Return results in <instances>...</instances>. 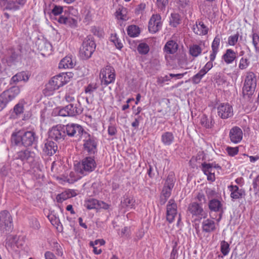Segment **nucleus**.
Wrapping results in <instances>:
<instances>
[{"instance_id":"obj_1","label":"nucleus","mask_w":259,"mask_h":259,"mask_svg":"<svg viewBox=\"0 0 259 259\" xmlns=\"http://www.w3.org/2000/svg\"><path fill=\"white\" fill-rule=\"evenodd\" d=\"M37 137L33 131L19 130L13 133L11 142L15 145H23L25 147L31 146L36 144Z\"/></svg>"},{"instance_id":"obj_2","label":"nucleus","mask_w":259,"mask_h":259,"mask_svg":"<svg viewBox=\"0 0 259 259\" xmlns=\"http://www.w3.org/2000/svg\"><path fill=\"white\" fill-rule=\"evenodd\" d=\"M20 92L18 87H13L8 90L4 91L0 95V111L5 108L9 102L17 97Z\"/></svg>"},{"instance_id":"obj_3","label":"nucleus","mask_w":259,"mask_h":259,"mask_svg":"<svg viewBox=\"0 0 259 259\" xmlns=\"http://www.w3.org/2000/svg\"><path fill=\"white\" fill-rule=\"evenodd\" d=\"M100 77L101 83L105 86L113 83L115 79V71L113 67L107 65L101 70Z\"/></svg>"},{"instance_id":"obj_4","label":"nucleus","mask_w":259,"mask_h":259,"mask_svg":"<svg viewBox=\"0 0 259 259\" xmlns=\"http://www.w3.org/2000/svg\"><path fill=\"white\" fill-rule=\"evenodd\" d=\"M82 108L78 101L74 103H70L64 108L61 109L59 111V115L61 116H73L77 114L81 113Z\"/></svg>"},{"instance_id":"obj_5","label":"nucleus","mask_w":259,"mask_h":259,"mask_svg":"<svg viewBox=\"0 0 259 259\" xmlns=\"http://www.w3.org/2000/svg\"><path fill=\"white\" fill-rule=\"evenodd\" d=\"M69 81V77L66 74H60L52 78L47 84V89L50 91L58 90Z\"/></svg>"},{"instance_id":"obj_6","label":"nucleus","mask_w":259,"mask_h":259,"mask_svg":"<svg viewBox=\"0 0 259 259\" xmlns=\"http://www.w3.org/2000/svg\"><path fill=\"white\" fill-rule=\"evenodd\" d=\"M13 219L9 212L3 210L0 212V230L7 233L13 228Z\"/></svg>"},{"instance_id":"obj_7","label":"nucleus","mask_w":259,"mask_h":259,"mask_svg":"<svg viewBox=\"0 0 259 259\" xmlns=\"http://www.w3.org/2000/svg\"><path fill=\"white\" fill-rule=\"evenodd\" d=\"M96 48L95 42L90 38L85 39L80 48L79 54L83 59L90 58Z\"/></svg>"},{"instance_id":"obj_8","label":"nucleus","mask_w":259,"mask_h":259,"mask_svg":"<svg viewBox=\"0 0 259 259\" xmlns=\"http://www.w3.org/2000/svg\"><path fill=\"white\" fill-rule=\"evenodd\" d=\"M96 167V163L92 157H88L83 159L79 164L77 170L82 175H86L93 171Z\"/></svg>"},{"instance_id":"obj_9","label":"nucleus","mask_w":259,"mask_h":259,"mask_svg":"<svg viewBox=\"0 0 259 259\" xmlns=\"http://www.w3.org/2000/svg\"><path fill=\"white\" fill-rule=\"evenodd\" d=\"M256 86L255 76L253 72H249L246 76L243 88V94L248 97L251 96L254 91Z\"/></svg>"},{"instance_id":"obj_10","label":"nucleus","mask_w":259,"mask_h":259,"mask_svg":"<svg viewBox=\"0 0 259 259\" xmlns=\"http://www.w3.org/2000/svg\"><path fill=\"white\" fill-rule=\"evenodd\" d=\"M63 128L65 134H66L69 137L80 138L83 134H87L82 127L78 124H68L66 125H63Z\"/></svg>"},{"instance_id":"obj_11","label":"nucleus","mask_w":259,"mask_h":259,"mask_svg":"<svg viewBox=\"0 0 259 259\" xmlns=\"http://www.w3.org/2000/svg\"><path fill=\"white\" fill-rule=\"evenodd\" d=\"M161 17L159 14L153 15L151 17L148 25V29L152 33L158 31L162 27Z\"/></svg>"},{"instance_id":"obj_12","label":"nucleus","mask_w":259,"mask_h":259,"mask_svg":"<svg viewBox=\"0 0 259 259\" xmlns=\"http://www.w3.org/2000/svg\"><path fill=\"white\" fill-rule=\"evenodd\" d=\"M63 126L58 125L53 127L49 131V137L56 141H61L65 137Z\"/></svg>"},{"instance_id":"obj_13","label":"nucleus","mask_w":259,"mask_h":259,"mask_svg":"<svg viewBox=\"0 0 259 259\" xmlns=\"http://www.w3.org/2000/svg\"><path fill=\"white\" fill-rule=\"evenodd\" d=\"M188 210L193 215L199 217L200 219H205L207 217V212L203 210L201 205L196 202L190 203L188 206Z\"/></svg>"},{"instance_id":"obj_14","label":"nucleus","mask_w":259,"mask_h":259,"mask_svg":"<svg viewBox=\"0 0 259 259\" xmlns=\"http://www.w3.org/2000/svg\"><path fill=\"white\" fill-rule=\"evenodd\" d=\"M218 115L222 119L228 118L233 115L232 107L228 103H222L217 108Z\"/></svg>"},{"instance_id":"obj_15","label":"nucleus","mask_w":259,"mask_h":259,"mask_svg":"<svg viewBox=\"0 0 259 259\" xmlns=\"http://www.w3.org/2000/svg\"><path fill=\"white\" fill-rule=\"evenodd\" d=\"M220 168V166L215 163H206L202 164V170L205 175L207 176V180L213 182L215 180L214 168Z\"/></svg>"},{"instance_id":"obj_16","label":"nucleus","mask_w":259,"mask_h":259,"mask_svg":"<svg viewBox=\"0 0 259 259\" xmlns=\"http://www.w3.org/2000/svg\"><path fill=\"white\" fill-rule=\"evenodd\" d=\"M177 215V205L174 200L170 199L166 206V219L169 223H171Z\"/></svg>"},{"instance_id":"obj_17","label":"nucleus","mask_w":259,"mask_h":259,"mask_svg":"<svg viewBox=\"0 0 259 259\" xmlns=\"http://www.w3.org/2000/svg\"><path fill=\"white\" fill-rule=\"evenodd\" d=\"M229 137L232 142L237 144L242 139L243 133L241 129L238 126L232 127L229 132Z\"/></svg>"},{"instance_id":"obj_18","label":"nucleus","mask_w":259,"mask_h":259,"mask_svg":"<svg viewBox=\"0 0 259 259\" xmlns=\"http://www.w3.org/2000/svg\"><path fill=\"white\" fill-rule=\"evenodd\" d=\"M174 177L169 175L166 180L161 195L168 198L171 195V191L174 187Z\"/></svg>"},{"instance_id":"obj_19","label":"nucleus","mask_w":259,"mask_h":259,"mask_svg":"<svg viewBox=\"0 0 259 259\" xmlns=\"http://www.w3.org/2000/svg\"><path fill=\"white\" fill-rule=\"evenodd\" d=\"M193 32L199 35H204L207 34L208 28L202 21H197L192 27Z\"/></svg>"},{"instance_id":"obj_20","label":"nucleus","mask_w":259,"mask_h":259,"mask_svg":"<svg viewBox=\"0 0 259 259\" xmlns=\"http://www.w3.org/2000/svg\"><path fill=\"white\" fill-rule=\"evenodd\" d=\"M209 209L212 211L220 212V218L218 221L222 218V214L223 213V205L221 202L218 199H213L209 201L208 203Z\"/></svg>"},{"instance_id":"obj_21","label":"nucleus","mask_w":259,"mask_h":259,"mask_svg":"<svg viewBox=\"0 0 259 259\" xmlns=\"http://www.w3.org/2000/svg\"><path fill=\"white\" fill-rule=\"evenodd\" d=\"M34 153L28 150L21 151L17 152L14 156L13 160L20 159L22 161L29 160L32 159L34 157Z\"/></svg>"},{"instance_id":"obj_22","label":"nucleus","mask_w":259,"mask_h":259,"mask_svg":"<svg viewBox=\"0 0 259 259\" xmlns=\"http://www.w3.org/2000/svg\"><path fill=\"white\" fill-rule=\"evenodd\" d=\"M229 188L231 192V197L233 199L241 198L245 195V191L242 189H239L237 186L231 185Z\"/></svg>"},{"instance_id":"obj_23","label":"nucleus","mask_w":259,"mask_h":259,"mask_svg":"<svg viewBox=\"0 0 259 259\" xmlns=\"http://www.w3.org/2000/svg\"><path fill=\"white\" fill-rule=\"evenodd\" d=\"M88 136L89 137V139L87 140L83 144L84 150L89 154H94L97 150L96 143L93 138L90 137V135H89Z\"/></svg>"},{"instance_id":"obj_24","label":"nucleus","mask_w":259,"mask_h":259,"mask_svg":"<svg viewBox=\"0 0 259 259\" xmlns=\"http://www.w3.org/2000/svg\"><path fill=\"white\" fill-rule=\"evenodd\" d=\"M57 149V144L54 142L48 140L45 144L43 151L47 155H52L56 152Z\"/></svg>"},{"instance_id":"obj_25","label":"nucleus","mask_w":259,"mask_h":259,"mask_svg":"<svg viewBox=\"0 0 259 259\" xmlns=\"http://www.w3.org/2000/svg\"><path fill=\"white\" fill-rule=\"evenodd\" d=\"M75 62L72 58L71 55L67 56L63 58L60 63L59 67L60 68H72L75 66Z\"/></svg>"},{"instance_id":"obj_26","label":"nucleus","mask_w":259,"mask_h":259,"mask_svg":"<svg viewBox=\"0 0 259 259\" xmlns=\"http://www.w3.org/2000/svg\"><path fill=\"white\" fill-rule=\"evenodd\" d=\"M215 229V223L213 220L207 219L202 222V230L203 232L210 233L214 231Z\"/></svg>"},{"instance_id":"obj_27","label":"nucleus","mask_w":259,"mask_h":259,"mask_svg":"<svg viewBox=\"0 0 259 259\" xmlns=\"http://www.w3.org/2000/svg\"><path fill=\"white\" fill-rule=\"evenodd\" d=\"M161 141L163 145L169 146L175 141V136L172 132H166L161 135Z\"/></svg>"},{"instance_id":"obj_28","label":"nucleus","mask_w":259,"mask_h":259,"mask_svg":"<svg viewBox=\"0 0 259 259\" xmlns=\"http://www.w3.org/2000/svg\"><path fill=\"white\" fill-rule=\"evenodd\" d=\"M121 206L127 209L133 208L135 205V200L132 196L124 195L121 202Z\"/></svg>"},{"instance_id":"obj_29","label":"nucleus","mask_w":259,"mask_h":259,"mask_svg":"<svg viewBox=\"0 0 259 259\" xmlns=\"http://www.w3.org/2000/svg\"><path fill=\"white\" fill-rule=\"evenodd\" d=\"M220 41L221 39L218 36H215L212 41L211 45L212 52L210 55V59L211 61H214L215 60L216 55L218 52Z\"/></svg>"},{"instance_id":"obj_30","label":"nucleus","mask_w":259,"mask_h":259,"mask_svg":"<svg viewBox=\"0 0 259 259\" xmlns=\"http://www.w3.org/2000/svg\"><path fill=\"white\" fill-rule=\"evenodd\" d=\"M29 78V76L27 73L21 72L13 76L11 78V81L14 83H16L20 81L26 82L28 80Z\"/></svg>"},{"instance_id":"obj_31","label":"nucleus","mask_w":259,"mask_h":259,"mask_svg":"<svg viewBox=\"0 0 259 259\" xmlns=\"http://www.w3.org/2000/svg\"><path fill=\"white\" fill-rule=\"evenodd\" d=\"M224 61L227 64L232 63L236 58V53L232 49H227L223 56Z\"/></svg>"},{"instance_id":"obj_32","label":"nucleus","mask_w":259,"mask_h":259,"mask_svg":"<svg viewBox=\"0 0 259 259\" xmlns=\"http://www.w3.org/2000/svg\"><path fill=\"white\" fill-rule=\"evenodd\" d=\"M178 45L174 40H169L166 42L164 46V51L167 54H172L176 52Z\"/></svg>"},{"instance_id":"obj_33","label":"nucleus","mask_w":259,"mask_h":259,"mask_svg":"<svg viewBox=\"0 0 259 259\" xmlns=\"http://www.w3.org/2000/svg\"><path fill=\"white\" fill-rule=\"evenodd\" d=\"M200 123L202 126L206 128H211L214 124V120L211 117H208L203 115L200 119Z\"/></svg>"},{"instance_id":"obj_34","label":"nucleus","mask_w":259,"mask_h":259,"mask_svg":"<svg viewBox=\"0 0 259 259\" xmlns=\"http://www.w3.org/2000/svg\"><path fill=\"white\" fill-rule=\"evenodd\" d=\"M66 12L64 15H61L58 19V22L61 24L70 25L72 23H76V20L70 16H66Z\"/></svg>"},{"instance_id":"obj_35","label":"nucleus","mask_w":259,"mask_h":259,"mask_svg":"<svg viewBox=\"0 0 259 259\" xmlns=\"http://www.w3.org/2000/svg\"><path fill=\"white\" fill-rule=\"evenodd\" d=\"M202 52V49L199 45H193L190 47L189 53L194 57H197L201 54Z\"/></svg>"},{"instance_id":"obj_36","label":"nucleus","mask_w":259,"mask_h":259,"mask_svg":"<svg viewBox=\"0 0 259 259\" xmlns=\"http://www.w3.org/2000/svg\"><path fill=\"white\" fill-rule=\"evenodd\" d=\"M127 34L131 37H136L140 33L139 28L136 25H131L127 29Z\"/></svg>"},{"instance_id":"obj_37","label":"nucleus","mask_w":259,"mask_h":259,"mask_svg":"<svg viewBox=\"0 0 259 259\" xmlns=\"http://www.w3.org/2000/svg\"><path fill=\"white\" fill-rule=\"evenodd\" d=\"M38 49L44 53H48L51 51L52 46L50 43L42 41L38 46Z\"/></svg>"},{"instance_id":"obj_38","label":"nucleus","mask_w":259,"mask_h":259,"mask_svg":"<svg viewBox=\"0 0 259 259\" xmlns=\"http://www.w3.org/2000/svg\"><path fill=\"white\" fill-rule=\"evenodd\" d=\"M110 40L112 41L116 48L120 50L123 47L121 40L117 36L116 34H112L110 37Z\"/></svg>"},{"instance_id":"obj_39","label":"nucleus","mask_w":259,"mask_h":259,"mask_svg":"<svg viewBox=\"0 0 259 259\" xmlns=\"http://www.w3.org/2000/svg\"><path fill=\"white\" fill-rule=\"evenodd\" d=\"M99 201L97 199H91L89 200L85 204L86 207L89 209H99Z\"/></svg>"},{"instance_id":"obj_40","label":"nucleus","mask_w":259,"mask_h":259,"mask_svg":"<svg viewBox=\"0 0 259 259\" xmlns=\"http://www.w3.org/2000/svg\"><path fill=\"white\" fill-rule=\"evenodd\" d=\"M205 74H206L201 69L197 74L192 77L191 80L192 83L194 84L199 83Z\"/></svg>"},{"instance_id":"obj_41","label":"nucleus","mask_w":259,"mask_h":259,"mask_svg":"<svg viewBox=\"0 0 259 259\" xmlns=\"http://www.w3.org/2000/svg\"><path fill=\"white\" fill-rule=\"evenodd\" d=\"M137 50L140 54L145 55L149 52V47L146 43H140L138 46Z\"/></svg>"},{"instance_id":"obj_42","label":"nucleus","mask_w":259,"mask_h":259,"mask_svg":"<svg viewBox=\"0 0 259 259\" xmlns=\"http://www.w3.org/2000/svg\"><path fill=\"white\" fill-rule=\"evenodd\" d=\"M169 22L171 26L173 27H177V26L180 23V15L177 13L171 14Z\"/></svg>"},{"instance_id":"obj_43","label":"nucleus","mask_w":259,"mask_h":259,"mask_svg":"<svg viewBox=\"0 0 259 259\" xmlns=\"http://www.w3.org/2000/svg\"><path fill=\"white\" fill-rule=\"evenodd\" d=\"M97 89V85L96 83L89 84L85 87L84 92L85 93L88 94L89 97L93 96V93Z\"/></svg>"},{"instance_id":"obj_44","label":"nucleus","mask_w":259,"mask_h":259,"mask_svg":"<svg viewBox=\"0 0 259 259\" xmlns=\"http://www.w3.org/2000/svg\"><path fill=\"white\" fill-rule=\"evenodd\" d=\"M72 195L71 194H68L67 191H66L58 194L56 197V199L58 202L61 203L63 201L71 198Z\"/></svg>"},{"instance_id":"obj_45","label":"nucleus","mask_w":259,"mask_h":259,"mask_svg":"<svg viewBox=\"0 0 259 259\" xmlns=\"http://www.w3.org/2000/svg\"><path fill=\"white\" fill-rule=\"evenodd\" d=\"M221 251L224 255L228 254L230 251L229 244L225 241L221 242Z\"/></svg>"},{"instance_id":"obj_46","label":"nucleus","mask_w":259,"mask_h":259,"mask_svg":"<svg viewBox=\"0 0 259 259\" xmlns=\"http://www.w3.org/2000/svg\"><path fill=\"white\" fill-rule=\"evenodd\" d=\"M252 43L256 52L259 53V36L256 33L252 34Z\"/></svg>"},{"instance_id":"obj_47","label":"nucleus","mask_w":259,"mask_h":259,"mask_svg":"<svg viewBox=\"0 0 259 259\" xmlns=\"http://www.w3.org/2000/svg\"><path fill=\"white\" fill-rule=\"evenodd\" d=\"M252 184L255 195L259 197V176L253 179Z\"/></svg>"},{"instance_id":"obj_48","label":"nucleus","mask_w":259,"mask_h":259,"mask_svg":"<svg viewBox=\"0 0 259 259\" xmlns=\"http://www.w3.org/2000/svg\"><path fill=\"white\" fill-rule=\"evenodd\" d=\"M63 12V8L61 6L55 5L52 10V13L55 15L57 16L61 14Z\"/></svg>"},{"instance_id":"obj_49","label":"nucleus","mask_w":259,"mask_h":259,"mask_svg":"<svg viewBox=\"0 0 259 259\" xmlns=\"http://www.w3.org/2000/svg\"><path fill=\"white\" fill-rule=\"evenodd\" d=\"M239 37L238 33L231 35L228 38V44L230 46H234L238 41Z\"/></svg>"},{"instance_id":"obj_50","label":"nucleus","mask_w":259,"mask_h":259,"mask_svg":"<svg viewBox=\"0 0 259 259\" xmlns=\"http://www.w3.org/2000/svg\"><path fill=\"white\" fill-rule=\"evenodd\" d=\"M24 106L22 104L18 103L16 105L14 108V112L17 115L21 114L23 112Z\"/></svg>"},{"instance_id":"obj_51","label":"nucleus","mask_w":259,"mask_h":259,"mask_svg":"<svg viewBox=\"0 0 259 259\" xmlns=\"http://www.w3.org/2000/svg\"><path fill=\"white\" fill-rule=\"evenodd\" d=\"M249 63V62L247 59L242 58L240 60L239 68L242 70L248 67Z\"/></svg>"},{"instance_id":"obj_52","label":"nucleus","mask_w":259,"mask_h":259,"mask_svg":"<svg viewBox=\"0 0 259 259\" xmlns=\"http://www.w3.org/2000/svg\"><path fill=\"white\" fill-rule=\"evenodd\" d=\"M48 218L53 225H58L60 223L59 218L56 217L54 214H50Z\"/></svg>"},{"instance_id":"obj_53","label":"nucleus","mask_w":259,"mask_h":259,"mask_svg":"<svg viewBox=\"0 0 259 259\" xmlns=\"http://www.w3.org/2000/svg\"><path fill=\"white\" fill-rule=\"evenodd\" d=\"M213 61H211L210 59V61H208L205 66L201 69V70L206 74L213 67L212 62Z\"/></svg>"},{"instance_id":"obj_54","label":"nucleus","mask_w":259,"mask_h":259,"mask_svg":"<svg viewBox=\"0 0 259 259\" xmlns=\"http://www.w3.org/2000/svg\"><path fill=\"white\" fill-rule=\"evenodd\" d=\"M227 151L230 156H234L236 155L238 152V147H227Z\"/></svg>"},{"instance_id":"obj_55","label":"nucleus","mask_w":259,"mask_h":259,"mask_svg":"<svg viewBox=\"0 0 259 259\" xmlns=\"http://www.w3.org/2000/svg\"><path fill=\"white\" fill-rule=\"evenodd\" d=\"M30 225L34 229H38L39 228V224L38 221L35 219H32L30 222Z\"/></svg>"},{"instance_id":"obj_56","label":"nucleus","mask_w":259,"mask_h":259,"mask_svg":"<svg viewBox=\"0 0 259 259\" xmlns=\"http://www.w3.org/2000/svg\"><path fill=\"white\" fill-rule=\"evenodd\" d=\"M54 247L56 249V254L59 256H62L63 255V251L60 245L57 242H54Z\"/></svg>"},{"instance_id":"obj_57","label":"nucleus","mask_w":259,"mask_h":259,"mask_svg":"<svg viewBox=\"0 0 259 259\" xmlns=\"http://www.w3.org/2000/svg\"><path fill=\"white\" fill-rule=\"evenodd\" d=\"M65 99L66 101L68 102H70V103H74L77 101L75 100V97L72 94H68L65 96Z\"/></svg>"},{"instance_id":"obj_58","label":"nucleus","mask_w":259,"mask_h":259,"mask_svg":"<svg viewBox=\"0 0 259 259\" xmlns=\"http://www.w3.org/2000/svg\"><path fill=\"white\" fill-rule=\"evenodd\" d=\"M197 198L199 202H200V205L202 204V203H205L206 202V199L205 198L204 195L202 193H199L197 195Z\"/></svg>"},{"instance_id":"obj_59","label":"nucleus","mask_w":259,"mask_h":259,"mask_svg":"<svg viewBox=\"0 0 259 259\" xmlns=\"http://www.w3.org/2000/svg\"><path fill=\"white\" fill-rule=\"evenodd\" d=\"M123 10L118 9L116 12V17L118 19H120L121 20H126V17L123 14Z\"/></svg>"},{"instance_id":"obj_60","label":"nucleus","mask_w":259,"mask_h":259,"mask_svg":"<svg viewBox=\"0 0 259 259\" xmlns=\"http://www.w3.org/2000/svg\"><path fill=\"white\" fill-rule=\"evenodd\" d=\"M178 256V251L176 249V247H174L171 252L170 259H177Z\"/></svg>"},{"instance_id":"obj_61","label":"nucleus","mask_w":259,"mask_h":259,"mask_svg":"<svg viewBox=\"0 0 259 259\" xmlns=\"http://www.w3.org/2000/svg\"><path fill=\"white\" fill-rule=\"evenodd\" d=\"M46 259H57L55 255L51 251H47L45 254Z\"/></svg>"},{"instance_id":"obj_62","label":"nucleus","mask_w":259,"mask_h":259,"mask_svg":"<svg viewBox=\"0 0 259 259\" xmlns=\"http://www.w3.org/2000/svg\"><path fill=\"white\" fill-rule=\"evenodd\" d=\"M108 134L111 136L114 135L116 133V128L114 126H109L108 127Z\"/></svg>"},{"instance_id":"obj_63","label":"nucleus","mask_w":259,"mask_h":259,"mask_svg":"<svg viewBox=\"0 0 259 259\" xmlns=\"http://www.w3.org/2000/svg\"><path fill=\"white\" fill-rule=\"evenodd\" d=\"M159 6L164 8L168 4V0H157Z\"/></svg>"},{"instance_id":"obj_64","label":"nucleus","mask_w":259,"mask_h":259,"mask_svg":"<svg viewBox=\"0 0 259 259\" xmlns=\"http://www.w3.org/2000/svg\"><path fill=\"white\" fill-rule=\"evenodd\" d=\"M99 208H102L107 209L109 208V205L103 201H99Z\"/></svg>"}]
</instances>
